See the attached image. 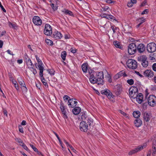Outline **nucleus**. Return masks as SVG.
Wrapping results in <instances>:
<instances>
[{
	"mask_svg": "<svg viewBox=\"0 0 156 156\" xmlns=\"http://www.w3.org/2000/svg\"><path fill=\"white\" fill-rule=\"evenodd\" d=\"M138 93L137 88L135 87L132 86L129 90V94L130 98L135 99Z\"/></svg>",
	"mask_w": 156,
	"mask_h": 156,
	"instance_id": "nucleus-1",
	"label": "nucleus"
},
{
	"mask_svg": "<svg viewBox=\"0 0 156 156\" xmlns=\"http://www.w3.org/2000/svg\"><path fill=\"white\" fill-rule=\"evenodd\" d=\"M128 67L132 69H135L137 67V63L136 62L132 59H129L126 62Z\"/></svg>",
	"mask_w": 156,
	"mask_h": 156,
	"instance_id": "nucleus-2",
	"label": "nucleus"
},
{
	"mask_svg": "<svg viewBox=\"0 0 156 156\" xmlns=\"http://www.w3.org/2000/svg\"><path fill=\"white\" fill-rule=\"evenodd\" d=\"M136 46L134 43H132L130 44L128 46V52L131 55L134 54L136 51Z\"/></svg>",
	"mask_w": 156,
	"mask_h": 156,
	"instance_id": "nucleus-3",
	"label": "nucleus"
},
{
	"mask_svg": "<svg viewBox=\"0 0 156 156\" xmlns=\"http://www.w3.org/2000/svg\"><path fill=\"white\" fill-rule=\"evenodd\" d=\"M101 93L103 95H106L110 100L112 101L113 100L114 96L109 90H102L101 91Z\"/></svg>",
	"mask_w": 156,
	"mask_h": 156,
	"instance_id": "nucleus-4",
	"label": "nucleus"
},
{
	"mask_svg": "<svg viewBox=\"0 0 156 156\" xmlns=\"http://www.w3.org/2000/svg\"><path fill=\"white\" fill-rule=\"evenodd\" d=\"M147 146V143H144L142 145L138 146L137 147L135 148L134 149L130 151L129 152L128 154L130 155L136 153L137 152L140 151L143 148H145Z\"/></svg>",
	"mask_w": 156,
	"mask_h": 156,
	"instance_id": "nucleus-5",
	"label": "nucleus"
},
{
	"mask_svg": "<svg viewBox=\"0 0 156 156\" xmlns=\"http://www.w3.org/2000/svg\"><path fill=\"white\" fill-rule=\"evenodd\" d=\"M148 105L152 107H154L156 105V97L154 95H151L147 98Z\"/></svg>",
	"mask_w": 156,
	"mask_h": 156,
	"instance_id": "nucleus-6",
	"label": "nucleus"
},
{
	"mask_svg": "<svg viewBox=\"0 0 156 156\" xmlns=\"http://www.w3.org/2000/svg\"><path fill=\"white\" fill-rule=\"evenodd\" d=\"M96 77L98 80V84H103L104 81V75L103 72H97Z\"/></svg>",
	"mask_w": 156,
	"mask_h": 156,
	"instance_id": "nucleus-7",
	"label": "nucleus"
},
{
	"mask_svg": "<svg viewBox=\"0 0 156 156\" xmlns=\"http://www.w3.org/2000/svg\"><path fill=\"white\" fill-rule=\"evenodd\" d=\"M139 60L141 61V64L144 67H146L148 65V63L147 60V57L145 55H142L138 58Z\"/></svg>",
	"mask_w": 156,
	"mask_h": 156,
	"instance_id": "nucleus-8",
	"label": "nucleus"
},
{
	"mask_svg": "<svg viewBox=\"0 0 156 156\" xmlns=\"http://www.w3.org/2000/svg\"><path fill=\"white\" fill-rule=\"evenodd\" d=\"M147 49L148 52L153 53L156 50V44L154 43L148 44L147 45Z\"/></svg>",
	"mask_w": 156,
	"mask_h": 156,
	"instance_id": "nucleus-9",
	"label": "nucleus"
},
{
	"mask_svg": "<svg viewBox=\"0 0 156 156\" xmlns=\"http://www.w3.org/2000/svg\"><path fill=\"white\" fill-rule=\"evenodd\" d=\"M44 33L46 35H50L52 33V30L51 26L48 24L45 25Z\"/></svg>",
	"mask_w": 156,
	"mask_h": 156,
	"instance_id": "nucleus-10",
	"label": "nucleus"
},
{
	"mask_svg": "<svg viewBox=\"0 0 156 156\" xmlns=\"http://www.w3.org/2000/svg\"><path fill=\"white\" fill-rule=\"evenodd\" d=\"M79 127L81 131L86 132L88 129V126L85 121H82L80 124Z\"/></svg>",
	"mask_w": 156,
	"mask_h": 156,
	"instance_id": "nucleus-11",
	"label": "nucleus"
},
{
	"mask_svg": "<svg viewBox=\"0 0 156 156\" xmlns=\"http://www.w3.org/2000/svg\"><path fill=\"white\" fill-rule=\"evenodd\" d=\"M32 20L33 23L36 25L40 26L42 24V20L38 16H34Z\"/></svg>",
	"mask_w": 156,
	"mask_h": 156,
	"instance_id": "nucleus-12",
	"label": "nucleus"
},
{
	"mask_svg": "<svg viewBox=\"0 0 156 156\" xmlns=\"http://www.w3.org/2000/svg\"><path fill=\"white\" fill-rule=\"evenodd\" d=\"M144 75L147 77L151 78L153 76L154 73L151 70L146 69L144 71Z\"/></svg>",
	"mask_w": 156,
	"mask_h": 156,
	"instance_id": "nucleus-13",
	"label": "nucleus"
},
{
	"mask_svg": "<svg viewBox=\"0 0 156 156\" xmlns=\"http://www.w3.org/2000/svg\"><path fill=\"white\" fill-rule=\"evenodd\" d=\"M77 102L75 101L73 99H70L69 100L68 102V105L69 107L73 108L77 104Z\"/></svg>",
	"mask_w": 156,
	"mask_h": 156,
	"instance_id": "nucleus-14",
	"label": "nucleus"
},
{
	"mask_svg": "<svg viewBox=\"0 0 156 156\" xmlns=\"http://www.w3.org/2000/svg\"><path fill=\"white\" fill-rule=\"evenodd\" d=\"M25 56L26 64L28 68L29 69L33 68V67H34V66L32 63L31 60L29 58L27 57L26 58V57H27V55Z\"/></svg>",
	"mask_w": 156,
	"mask_h": 156,
	"instance_id": "nucleus-15",
	"label": "nucleus"
},
{
	"mask_svg": "<svg viewBox=\"0 0 156 156\" xmlns=\"http://www.w3.org/2000/svg\"><path fill=\"white\" fill-rule=\"evenodd\" d=\"M52 36L54 38L57 40L61 39L62 36L61 33L58 31H55L54 32Z\"/></svg>",
	"mask_w": 156,
	"mask_h": 156,
	"instance_id": "nucleus-16",
	"label": "nucleus"
},
{
	"mask_svg": "<svg viewBox=\"0 0 156 156\" xmlns=\"http://www.w3.org/2000/svg\"><path fill=\"white\" fill-rule=\"evenodd\" d=\"M122 76L124 77L127 76V75L126 74L124 70L121 71L118 73L114 77L115 79H117Z\"/></svg>",
	"mask_w": 156,
	"mask_h": 156,
	"instance_id": "nucleus-17",
	"label": "nucleus"
},
{
	"mask_svg": "<svg viewBox=\"0 0 156 156\" xmlns=\"http://www.w3.org/2000/svg\"><path fill=\"white\" fill-rule=\"evenodd\" d=\"M89 80L90 82L93 84L97 83L98 84V80L96 77H95L93 74L90 76Z\"/></svg>",
	"mask_w": 156,
	"mask_h": 156,
	"instance_id": "nucleus-18",
	"label": "nucleus"
},
{
	"mask_svg": "<svg viewBox=\"0 0 156 156\" xmlns=\"http://www.w3.org/2000/svg\"><path fill=\"white\" fill-rule=\"evenodd\" d=\"M136 101L139 104H141L142 103L143 100V94L140 93L138 94L136 97Z\"/></svg>",
	"mask_w": 156,
	"mask_h": 156,
	"instance_id": "nucleus-19",
	"label": "nucleus"
},
{
	"mask_svg": "<svg viewBox=\"0 0 156 156\" xmlns=\"http://www.w3.org/2000/svg\"><path fill=\"white\" fill-rule=\"evenodd\" d=\"M79 116V119L80 118L83 121H85V122H86V120L88 118L86 114L84 112H82L80 113Z\"/></svg>",
	"mask_w": 156,
	"mask_h": 156,
	"instance_id": "nucleus-20",
	"label": "nucleus"
},
{
	"mask_svg": "<svg viewBox=\"0 0 156 156\" xmlns=\"http://www.w3.org/2000/svg\"><path fill=\"white\" fill-rule=\"evenodd\" d=\"M137 48L139 52L141 53L144 51L145 47L144 44H140L138 45Z\"/></svg>",
	"mask_w": 156,
	"mask_h": 156,
	"instance_id": "nucleus-21",
	"label": "nucleus"
},
{
	"mask_svg": "<svg viewBox=\"0 0 156 156\" xmlns=\"http://www.w3.org/2000/svg\"><path fill=\"white\" fill-rule=\"evenodd\" d=\"M81 111V108L79 107H75L72 110L73 114L75 115L78 114Z\"/></svg>",
	"mask_w": 156,
	"mask_h": 156,
	"instance_id": "nucleus-22",
	"label": "nucleus"
},
{
	"mask_svg": "<svg viewBox=\"0 0 156 156\" xmlns=\"http://www.w3.org/2000/svg\"><path fill=\"white\" fill-rule=\"evenodd\" d=\"M134 123L136 126L139 127L141 125L142 123L140 119H137L134 121Z\"/></svg>",
	"mask_w": 156,
	"mask_h": 156,
	"instance_id": "nucleus-23",
	"label": "nucleus"
},
{
	"mask_svg": "<svg viewBox=\"0 0 156 156\" xmlns=\"http://www.w3.org/2000/svg\"><path fill=\"white\" fill-rule=\"evenodd\" d=\"M144 119L146 122H148L150 119V116L147 112H145L143 114Z\"/></svg>",
	"mask_w": 156,
	"mask_h": 156,
	"instance_id": "nucleus-24",
	"label": "nucleus"
},
{
	"mask_svg": "<svg viewBox=\"0 0 156 156\" xmlns=\"http://www.w3.org/2000/svg\"><path fill=\"white\" fill-rule=\"evenodd\" d=\"M60 108L62 113L63 115L64 118H67V116L66 115V112L65 110L64 107L61 105H60Z\"/></svg>",
	"mask_w": 156,
	"mask_h": 156,
	"instance_id": "nucleus-25",
	"label": "nucleus"
},
{
	"mask_svg": "<svg viewBox=\"0 0 156 156\" xmlns=\"http://www.w3.org/2000/svg\"><path fill=\"white\" fill-rule=\"evenodd\" d=\"M149 59L153 62L155 61L156 60V54L151 53L149 55Z\"/></svg>",
	"mask_w": 156,
	"mask_h": 156,
	"instance_id": "nucleus-26",
	"label": "nucleus"
},
{
	"mask_svg": "<svg viewBox=\"0 0 156 156\" xmlns=\"http://www.w3.org/2000/svg\"><path fill=\"white\" fill-rule=\"evenodd\" d=\"M43 64L38 65L39 69L40 70L39 75L40 76H42L43 75V72L44 69V68L42 66Z\"/></svg>",
	"mask_w": 156,
	"mask_h": 156,
	"instance_id": "nucleus-27",
	"label": "nucleus"
},
{
	"mask_svg": "<svg viewBox=\"0 0 156 156\" xmlns=\"http://www.w3.org/2000/svg\"><path fill=\"white\" fill-rule=\"evenodd\" d=\"M114 45L117 48H119L120 49H122V46L120 44L119 42L118 41H114L113 43Z\"/></svg>",
	"mask_w": 156,
	"mask_h": 156,
	"instance_id": "nucleus-28",
	"label": "nucleus"
},
{
	"mask_svg": "<svg viewBox=\"0 0 156 156\" xmlns=\"http://www.w3.org/2000/svg\"><path fill=\"white\" fill-rule=\"evenodd\" d=\"M18 80L21 86V87L25 86L26 85L23 80L22 79L21 77H20L18 78Z\"/></svg>",
	"mask_w": 156,
	"mask_h": 156,
	"instance_id": "nucleus-29",
	"label": "nucleus"
},
{
	"mask_svg": "<svg viewBox=\"0 0 156 156\" xmlns=\"http://www.w3.org/2000/svg\"><path fill=\"white\" fill-rule=\"evenodd\" d=\"M54 133L55 135L56 136L57 138H58V141H59V142L60 143V145H61V146L62 147V149L63 150H64V151L66 149V148L65 147H63V146L62 143V141H61V140L60 138L58 136V135L55 132H54Z\"/></svg>",
	"mask_w": 156,
	"mask_h": 156,
	"instance_id": "nucleus-30",
	"label": "nucleus"
},
{
	"mask_svg": "<svg viewBox=\"0 0 156 156\" xmlns=\"http://www.w3.org/2000/svg\"><path fill=\"white\" fill-rule=\"evenodd\" d=\"M62 12H64L66 15H68L69 16H74V15L73 13L67 9H64Z\"/></svg>",
	"mask_w": 156,
	"mask_h": 156,
	"instance_id": "nucleus-31",
	"label": "nucleus"
},
{
	"mask_svg": "<svg viewBox=\"0 0 156 156\" xmlns=\"http://www.w3.org/2000/svg\"><path fill=\"white\" fill-rule=\"evenodd\" d=\"M82 69L84 73H86L87 70V65L86 63L83 64L81 66Z\"/></svg>",
	"mask_w": 156,
	"mask_h": 156,
	"instance_id": "nucleus-32",
	"label": "nucleus"
},
{
	"mask_svg": "<svg viewBox=\"0 0 156 156\" xmlns=\"http://www.w3.org/2000/svg\"><path fill=\"white\" fill-rule=\"evenodd\" d=\"M133 115L136 118H138L140 115V112L139 111H135L133 112Z\"/></svg>",
	"mask_w": 156,
	"mask_h": 156,
	"instance_id": "nucleus-33",
	"label": "nucleus"
},
{
	"mask_svg": "<svg viewBox=\"0 0 156 156\" xmlns=\"http://www.w3.org/2000/svg\"><path fill=\"white\" fill-rule=\"evenodd\" d=\"M12 83L14 85V86L15 87L16 89L18 90L19 89V87L17 83V82L15 80H14L13 78H12Z\"/></svg>",
	"mask_w": 156,
	"mask_h": 156,
	"instance_id": "nucleus-34",
	"label": "nucleus"
},
{
	"mask_svg": "<svg viewBox=\"0 0 156 156\" xmlns=\"http://www.w3.org/2000/svg\"><path fill=\"white\" fill-rule=\"evenodd\" d=\"M41 77V80L43 84L46 87H48V84L46 82V80L44 78L43 76V75H42V76H40Z\"/></svg>",
	"mask_w": 156,
	"mask_h": 156,
	"instance_id": "nucleus-35",
	"label": "nucleus"
},
{
	"mask_svg": "<svg viewBox=\"0 0 156 156\" xmlns=\"http://www.w3.org/2000/svg\"><path fill=\"white\" fill-rule=\"evenodd\" d=\"M9 26L11 28L16 29V24L15 23H12L10 22L8 23Z\"/></svg>",
	"mask_w": 156,
	"mask_h": 156,
	"instance_id": "nucleus-36",
	"label": "nucleus"
},
{
	"mask_svg": "<svg viewBox=\"0 0 156 156\" xmlns=\"http://www.w3.org/2000/svg\"><path fill=\"white\" fill-rule=\"evenodd\" d=\"M87 122V125L90 126L93 123V120L91 118H88L86 120Z\"/></svg>",
	"mask_w": 156,
	"mask_h": 156,
	"instance_id": "nucleus-37",
	"label": "nucleus"
},
{
	"mask_svg": "<svg viewBox=\"0 0 156 156\" xmlns=\"http://www.w3.org/2000/svg\"><path fill=\"white\" fill-rule=\"evenodd\" d=\"M66 51H63L61 54V57L62 58V59L63 60H65L66 57Z\"/></svg>",
	"mask_w": 156,
	"mask_h": 156,
	"instance_id": "nucleus-38",
	"label": "nucleus"
},
{
	"mask_svg": "<svg viewBox=\"0 0 156 156\" xmlns=\"http://www.w3.org/2000/svg\"><path fill=\"white\" fill-rule=\"evenodd\" d=\"M45 42L48 45H52L53 44V42L52 41L49 39H46L45 40Z\"/></svg>",
	"mask_w": 156,
	"mask_h": 156,
	"instance_id": "nucleus-39",
	"label": "nucleus"
},
{
	"mask_svg": "<svg viewBox=\"0 0 156 156\" xmlns=\"http://www.w3.org/2000/svg\"><path fill=\"white\" fill-rule=\"evenodd\" d=\"M16 141L19 144V145L20 146H22L23 144V143L22 140L19 138H17L16 139Z\"/></svg>",
	"mask_w": 156,
	"mask_h": 156,
	"instance_id": "nucleus-40",
	"label": "nucleus"
},
{
	"mask_svg": "<svg viewBox=\"0 0 156 156\" xmlns=\"http://www.w3.org/2000/svg\"><path fill=\"white\" fill-rule=\"evenodd\" d=\"M35 57L36 59V60L38 63V65L43 64V63L41 61L39 58L36 55Z\"/></svg>",
	"mask_w": 156,
	"mask_h": 156,
	"instance_id": "nucleus-41",
	"label": "nucleus"
},
{
	"mask_svg": "<svg viewBox=\"0 0 156 156\" xmlns=\"http://www.w3.org/2000/svg\"><path fill=\"white\" fill-rule=\"evenodd\" d=\"M145 19L144 17H142L138 19V21L141 24L145 21Z\"/></svg>",
	"mask_w": 156,
	"mask_h": 156,
	"instance_id": "nucleus-42",
	"label": "nucleus"
},
{
	"mask_svg": "<svg viewBox=\"0 0 156 156\" xmlns=\"http://www.w3.org/2000/svg\"><path fill=\"white\" fill-rule=\"evenodd\" d=\"M127 83L130 85H132L134 83V81L133 79H130L127 80Z\"/></svg>",
	"mask_w": 156,
	"mask_h": 156,
	"instance_id": "nucleus-43",
	"label": "nucleus"
},
{
	"mask_svg": "<svg viewBox=\"0 0 156 156\" xmlns=\"http://www.w3.org/2000/svg\"><path fill=\"white\" fill-rule=\"evenodd\" d=\"M48 71L51 75H53L54 74L55 71L52 69H48Z\"/></svg>",
	"mask_w": 156,
	"mask_h": 156,
	"instance_id": "nucleus-44",
	"label": "nucleus"
},
{
	"mask_svg": "<svg viewBox=\"0 0 156 156\" xmlns=\"http://www.w3.org/2000/svg\"><path fill=\"white\" fill-rule=\"evenodd\" d=\"M118 111L121 114L125 116L126 117H128V116H127V115L125 112H124L122 111L121 110H119Z\"/></svg>",
	"mask_w": 156,
	"mask_h": 156,
	"instance_id": "nucleus-45",
	"label": "nucleus"
},
{
	"mask_svg": "<svg viewBox=\"0 0 156 156\" xmlns=\"http://www.w3.org/2000/svg\"><path fill=\"white\" fill-rule=\"evenodd\" d=\"M114 17L111 15H107V18L108 19H110V20H114Z\"/></svg>",
	"mask_w": 156,
	"mask_h": 156,
	"instance_id": "nucleus-46",
	"label": "nucleus"
},
{
	"mask_svg": "<svg viewBox=\"0 0 156 156\" xmlns=\"http://www.w3.org/2000/svg\"><path fill=\"white\" fill-rule=\"evenodd\" d=\"M50 5L54 11H55L57 9V7L56 6H54V4L52 3Z\"/></svg>",
	"mask_w": 156,
	"mask_h": 156,
	"instance_id": "nucleus-47",
	"label": "nucleus"
},
{
	"mask_svg": "<svg viewBox=\"0 0 156 156\" xmlns=\"http://www.w3.org/2000/svg\"><path fill=\"white\" fill-rule=\"evenodd\" d=\"M22 90L23 92H26L27 91V89L26 87V86L24 87H21Z\"/></svg>",
	"mask_w": 156,
	"mask_h": 156,
	"instance_id": "nucleus-48",
	"label": "nucleus"
},
{
	"mask_svg": "<svg viewBox=\"0 0 156 156\" xmlns=\"http://www.w3.org/2000/svg\"><path fill=\"white\" fill-rule=\"evenodd\" d=\"M30 146L35 151L38 152L37 149L33 145L30 144Z\"/></svg>",
	"mask_w": 156,
	"mask_h": 156,
	"instance_id": "nucleus-49",
	"label": "nucleus"
},
{
	"mask_svg": "<svg viewBox=\"0 0 156 156\" xmlns=\"http://www.w3.org/2000/svg\"><path fill=\"white\" fill-rule=\"evenodd\" d=\"M148 13V10L147 9H146L144 10L141 13L142 15L147 14Z\"/></svg>",
	"mask_w": 156,
	"mask_h": 156,
	"instance_id": "nucleus-50",
	"label": "nucleus"
},
{
	"mask_svg": "<svg viewBox=\"0 0 156 156\" xmlns=\"http://www.w3.org/2000/svg\"><path fill=\"white\" fill-rule=\"evenodd\" d=\"M34 67H33V68L29 69L30 70L33 72V73L35 75L37 73V71L34 68Z\"/></svg>",
	"mask_w": 156,
	"mask_h": 156,
	"instance_id": "nucleus-51",
	"label": "nucleus"
},
{
	"mask_svg": "<svg viewBox=\"0 0 156 156\" xmlns=\"http://www.w3.org/2000/svg\"><path fill=\"white\" fill-rule=\"evenodd\" d=\"M77 50V49L73 48H71L70 49V51L73 54L75 53L76 52Z\"/></svg>",
	"mask_w": 156,
	"mask_h": 156,
	"instance_id": "nucleus-52",
	"label": "nucleus"
},
{
	"mask_svg": "<svg viewBox=\"0 0 156 156\" xmlns=\"http://www.w3.org/2000/svg\"><path fill=\"white\" fill-rule=\"evenodd\" d=\"M111 27L113 31V33H115V30H116L117 28L116 27H114L113 26H111Z\"/></svg>",
	"mask_w": 156,
	"mask_h": 156,
	"instance_id": "nucleus-53",
	"label": "nucleus"
},
{
	"mask_svg": "<svg viewBox=\"0 0 156 156\" xmlns=\"http://www.w3.org/2000/svg\"><path fill=\"white\" fill-rule=\"evenodd\" d=\"M64 143L66 144L67 145V146L68 147H69L70 148L71 147H72V146L69 144V143L67 142L66 140H64Z\"/></svg>",
	"mask_w": 156,
	"mask_h": 156,
	"instance_id": "nucleus-54",
	"label": "nucleus"
},
{
	"mask_svg": "<svg viewBox=\"0 0 156 156\" xmlns=\"http://www.w3.org/2000/svg\"><path fill=\"white\" fill-rule=\"evenodd\" d=\"M23 147V148L26 150V151H27L28 150V147H27V146L25 144L23 143V144L21 146Z\"/></svg>",
	"mask_w": 156,
	"mask_h": 156,
	"instance_id": "nucleus-55",
	"label": "nucleus"
},
{
	"mask_svg": "<svg viewBox=\"0 0 156 156\" xmlns=\"http://www.w3.org/2000/svg\"><path fill=\"white\" fill-rule=\"evenodd\" d=\"M0 7L1 8L2 10L5 12H6V10L4 9L3 6L2 5L1 2H0Z\"/></svg>",
	"mask_w": 156,
	"mask_h": 156,
	"instance_id": "nucleus-56",
	"label": "nucleus"
},
{
	"mask_svg": "<svg viewBox=\"0 0 156 156\" xmlns=\"http://www.w3.org/2000/svg\"><path fill=\"white\" fill-rule=\"evenodd\" d=\"M133 3L131 2H128L127 4V6L129 7H131L133 6Z\"/></svg>",
	"mask_w": 156,
	"mask_h": 156,
	"instance_id": "nucleus-57",
	"label": "nucleus"
},
{
	"mask_svg": "<svg viewBox=\"0 0 156 156\" xmlns=\"http://www.w3.org/2000/svg\"><path fill=\"white\" fill-rule=\"evenodd\" d=\"M152 69L154 71H156V63H154L152 65Z\"/></svg>",
	"mask_w": 156,
	"mask_h": 156,
	"instance_id": "nucleus-58",
	"label": "nucleus"
},
{
	"mask_svg": "<svg viewBox=\"0 0 156 156\" xmlns=\"http://www.w3.org/2000/svg\"><path fill=\"white\" fill-rule=\"evenodd\" d=\"M19 131L20 132H21V133H23V128L21 126H19Z\"/></svg>",
	"mask_w": 156,
	"mask_h": 156,
	"instance_id": "nucleus-59",
	"label": "nucleus"
},
{
	"mask_svg": "<svg viewBox=\"0 0 156 156\" xmlns=\"http://www.w3.org/2000/svg\"><path fill=\"white\" fill-rule=\"evenodd\" d=\"M69 98V97L67 95H65L63 97V98L64 101L68 100Z\"/></svg>",
	"mask_w": 156,
	"mask_h": 156,
	"instance_id": "nucleus-60",
	"label": "nucleus"
},
{
	"mask_svg": "<svg viewBox=\"0 0 156 156\" xmlns=\"http://www.w3.org/2000/svg\"><path fill=\"white\" fill-rule=\"evenodd\" d=\"M6 51L8 54L10 55H14V54H13L12 52L10 50H8L7 51Z\"/></svg>",
	"mask_w": 156,
	"mask_h": 156,
	"instance_id": "nucleus-61",
	"label": "nucleus"
},
{
	"mask_svg": "<svg viewBox=\"0 0 156 156\" xmlns=\"http://www.w3.org/2000/svg\"><path fill=\"white\" fill-rule=\"evenodd\" d=\"M109 8V7H108V6H105V7H104L103 8V10L104 11H106Z\"/></svg>",
	"mask_w": 156,
	"mask_h": 156,
	"instance_id": "nucleus-62",
	"label": "nucleus"
},
{
	"mask_svg": "<svg viewBox=\"0 0 156 156\" xmlns=\"http://www.w3.org/2000/svg\"><path fill=\"white\" fill-rule=\"evenodd\" d=\"M152 146H156V140H153L152 141Z\"/></svg>",
	"mask_w": 156,
	"mask_h": 156,
	"instance_id": "nucleus-63",
	"label": "nucleus"
},
{
	"mask_svg": "<svg viewBox=\"0 0 156 156\" xmlns=\"http://www.w3.org/2000/svg\"><path fill=\"white\" fill-rule=\"evenodd\" d=\"M135 73L137 75H138L139 76H140V77H143V75H141L139 72L135 71Z\"/></svg>",
	"mask_w": 156,
	"mask_h": 156,
	"instance_id": "nucleus-64",
	"label": "nucleus"
}]
</instances>
